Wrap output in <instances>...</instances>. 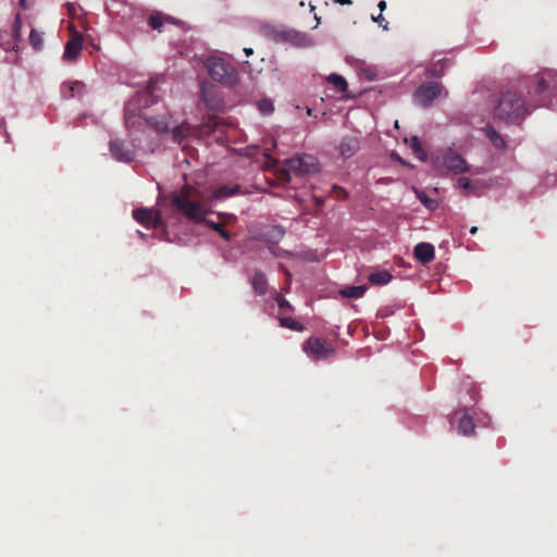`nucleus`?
Masks as SVG:
<instances>
[{"label":"nucleus","mask_w":557,"mask_h":557,"mask_svg":"<svg viewBox=\"0 0 557 557\" xmlns=\"http://www.w3.org/2000/svg\"><path fill=\"white\" fill-rule=\"evenodd\" d=\"M530 99H525L520 91L507 90L502 94L495 108V117L506 122L519 123L536 107L547 106L546 96L557 88V72L545 70L528 78L521 84Z\"/></svg>","instance_id":"1"},{"label":"nucleus","mask_w":557,"mask_h":557,"mask_svg":"<svg viewBox=\"0 0 557 557\" xmlns=\"http://www.w3.org/2000/svg\"><path fill=\"white\" fill-rule=\"evenodd\" d=\"M159 83V78L149 79L146 89L139 92L136 99L129 101L125 106L124 119L126 127L131 128L135 126L136 122L134 119L138 117L139 120H144L148 125H150L157 133L163 134L168 133L170 129L169 122L164 115L162 116H147L143 107H148L149 103L154 102V91L157 90V85Z\"/></svg>","instance_id":"2"},{"label":"nucleus","mask_w":557,"mask_h":557,"mask_svg":"<svg viewBox=\"0 0 557 557\" xmlns=\"http://www.w3.org/2000/svg\"><path fill=\"white\" fill-rule=\"evenodd\" d=\"M196 189L189 185H184L178 193L173 194L172 203L174 208L184 214L188 220L200 223L203 222L219 235L230 242L232 235L225 231L223 224L206 219L208 210L201 201L195 199Z\"/></svg>","instance_id":"3"},{"label":"nucleus","mask_w":557,"mask_h":557,"mask_svg":"<svg viewBox=\"0 0 557 557\" xmlns=\"http://www.w3.org/2000/svg\"><path fill=\"white\" fill-rule=\"evenodd\" d=\"M206 67L213 81L230 87L235 86L238 83L237 70L221 58H208L206 61Z\"/></svg>","instance_id":"4"},{"label":"nucleus","mask_w":557,"mask_h":557,"mask_svg":"<svg viewBox=\"0 0 557 557\" xmlns=\"http://www.w3.org/2000/svg\"><path fill=\"white\" fill-rule=\"evenodd\" d=\"M284 166V170L280 174V180L285 183L292 181V174L302 175L319 170L317 159L310 154L293 157L286 160Z\"/></svg>","instance_id":"5"},{"label":"nucleus","mask_w":557,"mask_h":557,"mask_svg":"<svg viewBox=\"0 0 557 557\" xmlns=\"http://www.w3.org/2000/svg\"><path fill=\"white\" fill-rule=\"evenodd\" d=\"M435 165L437 170L443 174H462L468 173L470 171V165L462 158L461 154L454 151L453 149H447L442 154L435 158Z\"/></svg>","instance_id":"6"},{"label":"nucleus","mask_w":557,"mask_h":557,"mask_svg":"<svg viewBox=\"0 0 557 557\" xmlns=\"http://www.w3.org/2000/svg\"><path fill=\"white\" fill-rule=\"evenodd\" d=\"M302 349L309 358L315 361L327 359L335 354V348L331 343L314 336L304 342Z\"/></svg>","instance_id":"7"},{"label":"nucleus","mask_w":557,"mask_h":557,"mask_svg":"<svg viewBox=\"0 0 557 557\" xmlns=\"http://www.w3.org/2000/svg\"><path fill=\"white\" fill-rule=\"evenodd\" d=\"M443 86L436 82H429L422 84L414 91L413 98L414 101L423 107L428 108L432 104V102L442 95Z\"/></svg>","instance_id":"8"},{"label":"nucleus","mask_w":557,"mask_h":557,"mask_svg":"<svg viewBox=\"0 0 557 557\" xmlns=\"http://www.w3.org/2000/svg\"><path fill=\"white\" fill-rule=\"evenodd\" d=\"M21 30H22V17L21 14L17 13L15 15L11 32L2 30L0 32V47L5 51L18 49V41L21 40Z\"/></svg>","instance_id":"9"},{"label":"nucleus","mask_w":557,"mask_h":557,"mask_svg":"<svg viewBox=\"0 0 557 557\" xmlns=\"http://www.w3.org/2000/svg\"><path fill=\"white\" fill-rule=\"evenodd\" d=\"M109 148L112 157L120 162L129 163L135 158L134 147L126 145L122 139L110 140Z\"/></svg>","instance_id":"10"},{"label":"nucleus","mask_w":557,"mask_h":557,"mask_svg":"<svg viewBox=\"0 0 557 557\" xmlns=\"http://www.w3.org/2000/svg\"><path fill=\"white\" fill-rule=\"evenodd\" d=\"M133 218L147 228H156L161 225V215L159 211L138 208L133 211Z\"/></svg>","instance_id":"11"},{"label":"nucleus","mask_w":557,"mask_h":557,"mask_svg":"<svg viewBox=\"0 0 557 557\" xmlns=\"http://www.w3.org/2000/svg\"><path fill=\"white\" fill-rule=\"evenodd\" d=\"M201 98L206 107L211 111H219L223 107V101L221 97L216 94L215 87L213 85H202Z\"/></svg>","instance_id":"12"},{"label":"nucleus","mask_w":557,"mask_h":557,"mask_svg":"<svg viewBox=\"0 0 557 557\" xmlns=\"http://www.w3.org/2000/svg\"><path fill=\"white\" fill-rule=\"evenodd\" d=\"M83 48V37L75 33L66 42L63 53L65 61H75Z\"/></svg>","instance_id":"13"},{"label":"nucleus","mask_w":557,"mask_h":557,"mask_svg":"<svg viewBox=\"0 0 557 557\" xmlns=\"http://www.w3.org/2000/svg\"><path fill=\"white\" fill-rule=\"evenodd\" d=\"M413 255L421 263L426 264L435 258V250L429 243H419L413 249Z\"/></svg>","instance_id":"14"},{"label":"nucleus","mask_w":557,"mask_h":557,"mask_svg":"<svg viewBox=\"0 0 557 557\" xmlns=\"http://www.w3.org/2000/svg\"><path fill=\"white\" fill-rule=\"evenodd\" d=\"M360 148L358 138L352 136H346L339 144V152L342 157L348 159L352 157Z\"/></svg>","instance_id":"15"},{"label":"nucleus","mask_w":557,"mask_h":557,"mask_svg":"<svg viewBox=\"0 0 557 557\" xmlns=\"http://www.w3.org/2000/svg\"><path fill=\"white\" fill-rule=\"evenodd\" d=\"M164 23L177 24L174 17L164 15L158 11L152 12L148 18L149 26L159 32H161V27L163 26Z\"/></svg>","instance_id":"16"},{"label":"nucleus","mask_w":557,"mask_h":557,"mask_svg":"<svg viewBox=\"0 0 557 557\" xmlns=\"http://www.w3.org/2000/svg\"><path fill=\"white\" fill-rule=\"evenodd\" d=\"M85 90V84L79 81L70 82L67 84H63L62 86V95L63 98L70 99L75 96H81Z\"/></svg>","instance_id":"17"},{"label":"nucleus","mask_w":557,"mask_h":557,"mask_svg":"<svg viewBox=\"0 0 557 557\" xmlns=\"http://www.w3.org/2000/svg\"><path fill=\"white\" fill-rule=\"evenodd\" d=\"M251 285L256 294L262 296L268 292V280L263 272L256 271L253 273Z\"/></svg>","instance_id":"18"},{"label":"nucleus","mask_w":557,"mask_h":557,"mask_svg":"<svg viewBox=\"0 0 557 557\" xmlns=\"http://www.w3.org/2000/svg\"><path fill=\"white\" fill-rule=\"evenodd\" d=\"M193 134V127L184 122L181 125L175 126L172 129V138L175 143L182 144V141Z\"/></svg>","instance_id":"19"},{"label":"nucleus","mask_w":557,"mask_h":557,"mask_svg":"<svg viewBox=\"0 0 557 557\" xmlns=\"http://www.w3.org/2000/svg\"><path fill=\"white\" fill-rule=\"evenodd\" d=\"M474 422L471 416L468 414V412H465L460 418L458 422V431L462 435L469 436L474 433Z\"/></svg>","instance_id":"20"},{"label":"nucleus","mask_w":557,"mask_h":557,"mask_svg":"<svg viewBox=\"0 0 557 557\" xmlns=\"http://www.w3.org/2000/svg\"><path fill=\"white\" fill-rule=\"evenodd\" d=\"M485 135L486 137L490 139V141L493 144V146L497 149H505L506 148V141L504 139V137L496 131L494 129L492 126H486L485 129Z\"/></svg>","instance_id":"21"},{"label":"nucleus","mask_w":557,"mask_h":557,"mask_svg":"<svg viewBox=\"0 0 557 557\" xmlns=\"http://www.w3.org/2000/svg\"><path fill=\"white\" fill-rule=\"evenodd\" d=\"M367 290L366 285H359V286H347L339 290V295L345 298H361Z\"/></svg>","instance_id":"22"},{"label":"nucleus","mask_w":557,"mask_h":557,"mask_svg":"<svg viewBox=\"0 0 557 557\" xmlns=\"http://www.w3.org/2000/svg\"><path fill=\"white\" fill-rule=\"evenodd\" d=\"M393 275L388 271H376L369 275V282L373 285H385L389 283Z\"/></svg>","instance_id":"23"},{"label":"nucleus","mask_w":557,"mask_h":557,"mask_svg":"<svg viewBox=\"0 0 557 557\" xmlns=\"http://www.w3.org/2000/svg\"><path fill=\"white\" fill-rule=\"evenodd\" d=\"M239 191V185H221L214 190L215 198H227Z\"/></svg>","instance_id":"24"},{"label":"nucleus","mask_w":557,"mask_h":557,"mask_svg":"<svg viewBox=\"0 0 557 557\" xmlns=\"http://www.w3.org/2000/svg\"><path fill=\"white\" fill-rule=\"evenodd\" d=\"M284 235L285 231L280 225H273L264 233V237L272 243H278Z\"/></svg>","instance_id":"25"},{"label":"nucleus","mask_w":557,"mask_h":557,"mask_svg":"<svg viewBox=\"0 0 557 557\" xmlns=\"http://www.w3.org/2000/svg\"><path fill=\"white\" fill-rule=\"evenodd\" d=\"M326 81L331 85H333L337 89V91H339V92H344L348 88V84H347L346 79L343 76L338 75V74H335V73L330 74L327 76Z\"/></svg>","instance_id":"26"},{"label":"nucleus","mask_w":557,"mask_h":557,"mask_svg":"<svg viewBox=\"0 0 557 557\" xmlns=\"http://www.w3.org/2000/svg\"><path fill=\"white\" fill-rule=\"evenodd\" d=\"M278 322L282 327H286L292 331L301 332L305 329L301 323L288 317H280Z\"/></svg>","instance_id":"27"},{"label":"nucleus","mask_w":557,"mask_h":557,"mask_svg":"<svg viewBox=\"0 0 557 557\" xmlns=\"http://www.w3.org/2000/svg\"><path fill=\"white\" fill-rule=\"evenodd\" d=\"M409 145H410V148L412 149V152L414 153V156L418 159H420L422 161L426 159V153H425L424 149L422 148L421 143L417 136H412L409 139Z\"/></svg>","instance_id":"28"},{"label":"nucleus","mask_w":557,"mask_h":557,"mask_svg":"<svg viewBox=\"0 0 557 557\" xmlns=\"http://www.w3.org/2000/svg\"><path fill=\"white\" fill-rule=\"evenodd\" d=\"M458 184V187L463 189L466 193H465V196H470V195H478V188L474 186V184L467 177H460L457 182Z\"/></svg>","instance_id":"29"},{"label":"nucleus","mask_w":557,"mask_h":557,"mask_svg":"<svg viewBox=\"0 0 557 557\" xmlns=\"http://www.w3.org/2000/svg\"><path fill=\"white\" fill-rule=\"evenodd\" d=\"M29 44L36 51H40L44 47L42 34L33 28L29 34Z\"/></svg>","instance_id":"30"},{"label":"nucleus","mask_w":557,"mask_h":557,"mask_svg":"<svg viewBox=\"0 0 557 557\" xmlns=\"http://www.w3.org/2000/svg\"><path fill=\"white\" fill-rule=\"evenodd\" d=\"M418 199L430 210H434L437 207V202L428 197L424 191L414 189Z\"/></svg>","instance_id":"31"},{"label":"nucleus","mask_w":557,"mask_h":557,"mask_svg":"<svg viewBox=\"0 0 557 557\" xmlns=\"http://www.w3.org/2000/svg\"><path fill=\"white\" fill-rule=\"evenodd\" d=\"M330 197L336 199V200H343L347 199L348 193L338 185H333L330 191Z\"/></svg>","instance_id":"32"},{"label":"nucleus","mask_w":557,"mask_h":557,"mask_svg":"<svg viewBox=\"0 0 557 557\" xmlns=\"http://www.w3.org/2000/svg\"><path fill=\"white\" fill-rule=\"evenodd\" d=\"M258 109L263 114H270L273 112L274 107L270 99H262L258 102Z\"/></svg>","instance_id":"33"},{"label":"nucleus","mask_w":557,"mask_h":557,"mask_svg":"<svg viewBox=\"0 0 557 557\" xmlns=\"http://www.w3.org/2000/svg\"><path fill=\"white\" fill-rule=\"evenodd\" d=\"M274 299L277 302L278 308L281 310H283V311H293V307L289 304V301L286 300L285 298H283L281 295H278V294L275 295Z\"/></svg>","instance_id":"34"},{"label":"nucleus","mask_w":557,"mask_h":557,"mask_svg":"<svg viewBox=\"0 0 557 557\" xmlns=\"http://www.w3.org/2000/svg\"><path fill=\"white\" fill-rule=\"evenodd\" d=\"M372 20L377 23L383 29H388V22L382 14H379L376 17L372 16Z\"/></svg>","instance_id":"35"},{"label":"nucleus","mask_w":557,"mask_h":557,"mask_svg":"<svg viewBox=\"0 0 557 557\" xmlns=\"http://www.w3.org/2000/svg\"><path fill=\"white\" fill-rule=\"evenodd\" d=\"M313 200L318 210H320L325 203V199L323 197H318L315 195H313Z\"/></svg>","instance_id":"36"},{"label":"nucleus","mask_w":557,"mask_h":557,"mask_svg":"<svg viewBox=\"0 0 557 557\" xmlns=\"http://www.w3.org/2000/svg\"><path fill=\"white\" fill-rule=\"evenodd\" d=\"M381 12H383L386 9V1L381 0L377 4Z\"/></svg>","instance_id":"37"},{"label":"nucleus","mask_w":557,"mask_h":557,"mask_svg":"<svg viewBox=\"0 0 557 557\" xmlns=\"http://www.w3.org/2000/svg\"><path fill=\"white\" fill-rule=\"evenodd\" d=\"M336 2H338L339 4H351V0H335Z\"/></svg>","instance_id":"38"},{"label":"nucleus","mask_w":557,"mask_h":557,"mask_svg":"<svg viewBox=\"0 0 557 557\" xmlns=\"http://www.w3.org/2000/svg\"><path fill=\"white\" fill-rule=\"evenodd\" d=\"M247 57L251 55L253 53V50L251 48H245L244 49Z\"/></svg>","instance_id":"39"},{"label":"nucleus","mask_w":557,"mask_h":557,"mask_svg":"<svg viewBox=\"0 0 557 557\" xmlns=\"http://www.w3.org/2000/svg\"><path fill=\"white\" fill-rule=\"evenodd\" d=\"M478 231H479L478 226H472L469 232H470V234L474 235L478 233Z\"/></svg>","instance_id":"40"},{"label":"nucleus","mask_w":557,"mask_h":557,"mask_svg":"<svg viewBox=\"0 0 557 557\" xmlns=\"http://www.w3.org/2000/svg\"><path fill=\"white\" fill-rule=\"evenodd\" d=\"M18 3L23 9L26 8V0H18Z\"/></svg>","instance_id":"41"},{"label":"nucleus","mask_w":557,"mask_h":557,"mask_svg":"<svg viewBox=\"0 0 557 557\" xmlns=\"http://www.w3.org/2000/svg\"><path fill=\"white\" fill-rule=\"evenodd\" d=\"M432 74L435 75V76H440L441 75V71H437L436 69L432 70Z\"/></svg>","instance_id":"42"},{"label":"nucleus","mask_w":557,"mask_h":557,"mask_svg":"<svg viewBox=\"0 0 557 557\" xmlns=\"http://www.w3.org/2000/svg\"><path fill=\"white\" fill-rule=\"evenodd\" d=\"M4 41H11V37L10 36H4Z\"/></svg>","instance_id":"43"}]
</instances>
